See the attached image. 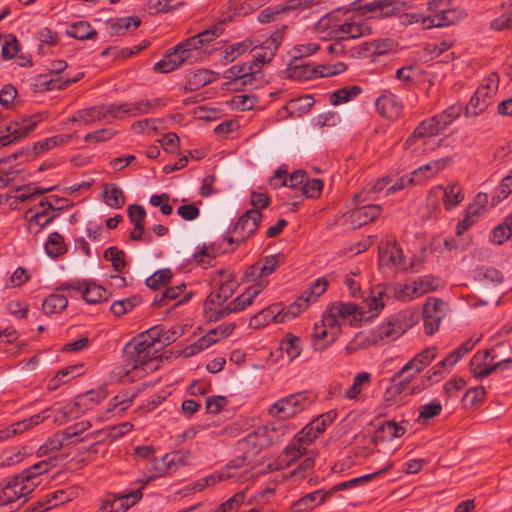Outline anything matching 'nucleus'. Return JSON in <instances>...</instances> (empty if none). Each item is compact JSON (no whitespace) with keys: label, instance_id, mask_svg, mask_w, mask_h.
I'll return each mask as SVG.
<instances>
[{"label":"nucleus","instance_id":"31","mask_svg":"<svg viewBox=\"0 0 512 512\" xmlns=\"http://www.w3.org/2000/svg\"><path fill=\"white\" fill-rule=\"evenodd\" d=\"M309 305V300L305 296H299L289 306L277 310L276 323H283L287 320H292L297 317L302 311L306 310Z\"/></svg>","mask_w":512,"mask_h":512},{"label":"nucleus","instance_id":"19","mask_svg":"<svg viewBox=\"0 0 512 512\" xmlns=\"http://www.w3.org/2000/svg\"><path fill=\"white\" fill-rule=\"evenodd\" d=\"M285 256L282 253L267 256L251 265L245 272L247 278H261L272 274L277 267L284 263Z\"/></svg>","mask_w":512,"mask_h":512},{"label":"nucleus","instance_id":"13","mask_svg":"<svg viewBox=\"0 0 512 512\" xmlns=\"http://www.w3.org/2000/svg\"><path fill=\"white\" fill-rule=\"evenodd\" d=\"M107 396L103 388L90 390L86 393L78 395L73 404L65 406L64 413L72 418H77L86 410L92 409Z\"/></svg>","mask_w":512,"mask_h":512},{"label":"nucleus","instance_id":"18","mask_svg":"<svg viewBox=\"0 0 512 512\" xmlns=\"http://www.w3.org/2000/svg\"><path fill=\"white\" fill-rule=\"evenodd\" d=\"M39 121V119H36V116H33L29 118H21L20 120L16 121L15 128H13L12 126H8L7 131L9 133L0 136V147L7 146L11 144L13 141L27 136L30 132H32L35 129Z\"/></svg>","mask_w":512,"mask_h":512},{"label":"nucleus","instance_id":"62","mask_svg":"<svg viewBox=\"0 0 512 512\" xmlns=\"http://www.w3.org/2000/svg\"><path fill=\"white\" fill-rule=\"evenodd\" d=\"M486 201V195L478 193L474 201L467 206L465 214L477 221L486 208Z\"/></svg>","mask_w":512,"mask_h":512},{"label":"nucleus","instance_id":"8","mask_svg":"<svg viewBox=\"0 0 512 512\" xmlns=\"http://www.w3.org/2000/svg\"><path fill=\"white\" fill-rule=\"evenodd\" d=\"M193 459L194 456L189 450L166 453L159 464L153 465L154 473L148 476L146 480L168 476L170 472L176 471L179 467L191 464Z\"/></svg>","mask_w":512,"mask_h":512},{"label":"nucleus","instance_id":"41","mask_svg":"<svg viewBox=\"0 0 512 512\" xmlns=\"http://www.w3.org/2000/svg\"><path fill=\"white\" fill-rule=\"evenodd\" d=\"M97 34V31L86 21L76 22L67 29V35L78 40L94 39Z\"/></svg>","mask_w":512,"mask_h":512},{"label":"nucleus","instance_id":"47","mask_svg":"<svg viewBox=\"0 0 512 512\" xmlns=\"http://www.w3.org/2000/svg\"><path fill=\"white\" fill-rule=\"evenodd\" d=\"M45 249L47 254L52 258L63 255L67 251L63 236L58 232L51 233L46 242Z\"/></svg>","mask_w":512,"mask_h":512},{"label":"nucleus","instance_id":"55","mask_svg":"<svg viewBox=\"0 0 512 512\" xmlns=\"http://www.w3.org/2000/svg\"><path fill=\"white\" fill-rule=\"evenodd\" d=\"M186 285L184 283L168 287L165 292H163L159 297L156 296L152 302V306L161 307L167 304L168 300H174L180 296L181 293L185 290Z\"/></svg>","mask_w":512,"mask_h":512},{"label":"nucleus","instance_id":"1","mask_svg":"<svg viewBox=\"0 0 512 512\" xmlns=\"http://www.w3.org/2000/svg\"><path fill=\"white\" fill-rule=\"evenodd\" d=\"M162 332V325L153 326L125 345L123 352L127 366H130L128 372L133 370L138 374H146L159 368V361L155 357L158 350L155 345H160Z\"/></svg>","mask_w":512,"mask_h":512},{"label":"nucleus","instance_id":"21","mask_svg":"<svg viewBox=\"0 0 512 512\" xmlns=\"http://www.w3.org/2000/svg\"><path fill=\"white\" fill-rule=\"evenodd\" d=\"M287 76L290 79L298 81H307L318 78V68L311 66L302 57H293L286 69Z\"/></svg>","mask_w":512,"mask_h":512},{"label":"nucleus","instance_id":"43","mask_svg":"<svg viewBox=\"0 0 512 512\" xmlns=\"http://www.w3.org/2000/svg\"><path fill=\"white\" fill-rule=\"evenodd\" d=\"M82 298L89 304H96L105 300V289L93 282L83 281V289L80 291Z\"/></svg>","mask_w":512,"mask_h":512},{"label":"nucleus","instance_id":"22","mask_svg":"<svg viewBox=\"0 0 512 512\" xmlns=\"http://www.w3.org/2000/svg\"><path fill=\"white\" fill-rule=\"evenodd\" d=\"M236 328L235 323H228L225 325H220L212 330H210L205 336L199 338L193 345H192V353L199 352L204 349H207L212 344L219 341L221 338H225L232 334L234 329Z\"/></svg>","mask_w":512,"mask_h":512},{"label":"nucleus","instance_id":"49","mask_svg":"<svg viewBox=\"0 0 512 512\" xmlns=\"http://www.w3.org/2000/svg\"><path fill=\"white\" fill-rule=\"evenodd\" d=\"M72 137V134H60L39 141L34 145L35 153L40 154L51 148L68 143L72 139Z\"/></svg>","mask_w":512,"mask_h":512},{"label":"nucleus","instance_id":"45","mask_svg":"<svg viewBox=\"0 0 512 512\" xmlns=\"http://www.w3.org/2000/svg\"><path fill=\"white\" fill-rule=\"evenodd\" d=\"M362 92V89L358 85L346 86L334 91L330 96V103L334 106L346 103Z\"/></svg>","mask_w":512,"mask_h":512},{"label":"nucleus","instance_id":"23","mask_svg":"<svg viewBox=\"0 0 512 512\" xmlns=\"http://www.w3.org/2000/svg\"><path fill=\"white\" fill-rule=\"evenodd\" d=\"M254 67L255 65L252 61L241 65H234L224 72V78L239 86L251 84L256 74Z\"/></svg>","mask_w":512,"mask_h":512},{"label":"nucleus","instance_id":"3","mask_svg":"<svg viewBox=\"0 0 512 512\" xmlns=\"http://www.w3.org/2000/svg\"><path fill=\"white\" fill-rule=\"evenodd\" d=\"M499 86V76L497 73H491L486 83L480 85L465 108L466 116H478L484 112L491 103L492 96L496 93Z\"/></svg>","mask_w":512,"mask_h":512},{"label":"nucleus","instance_id":"42","mask_svg":"<svg viewBox=\"0 0 512 512\" xmlns=\"http://www.w3.org/2000/svg\"><path fill=\"white\" fill-rule=\"evenodd\" d=\"M105 203L112 208H122L126 197L116 184H106L103 188Z\"/></svg>","mask_w":512,"mask_h":512},{"label":"nucleus","instance_id":"36","mask_svg":"<svg viewBox=\"0 0 512 512\" xmlns=\"http://www.w3.org/2000/svg\"><path fill=\"white\" fill-rule=\"evenodd\" d=\"M103 119H105L103 105H100L78 110L76 114L70 119V121L89 125L93 122L101 121Z\"/></svg>","mask_w":512,"mask_h":512},{"label":"nucleus","instance_id":"59","mask_svg":"<svg viewBox=\"0 0 512 512\" xmlns=\"http://www.w3.org/2000/svg\"><path fill=\"white\" fill-rule=\"evenodd\" d=\"M250 48L251 42L248 40L230 45L229 48L223 52L224 63L233 62L239 55L248 51Z\"/></svg>","mask_w":512,"mask_h":512},{"label":"nucleus","instance_id":"27","mask_svg":"<svg viewBox=\"0 0 512 512\" xmlns=\"http://www.w3.org/2000/svg\"><path fill=\"white\" fill-rule=\"evenodd\" d=\"M414 375H410L409 372H402V368L392 377L390 385L387 387L384 398L386 401L394 400L398 395L404 392L407 388Z\"/></svg>","mask_w":512,"mask_h":512},{"label":"nucleus","instance_id":"32","mask_svg":"<svg viewBox=\"0 0 512 512\" xmlns=\"http://www.w3.org/2000/svg\"><path fill=\"white\" fill-rule=\"evenodd\" d=\"M313 347L315 351L322 352L328 348L336 340V332L329 331L325 325L314 326V332L312 334Z\"/></svg>","mask_w":512,"mask_h":512},{"label":"nucleus","instance_id":"39","mask_svg":"<svg viewBox=\"0 0 512 512\" xmlns=\"http://www.w3.org/2000/svg\"><path fill=\"white\" fill-rule=\"evenodd\" d=\"M68 305L64 295L53 293L47 296L42 302L43 312L47 315L61 313Z\"/></svg>","mask_w":512,"mask_h":512},{"label":"nucleus","instance_id":"4","mask_svg":"<svg viewBox=\"0 0 512 512\" xmlns=\"http://www.w3.org/2000/svg\"><path fill=\"white\" fill-rule=\"evenodd\" d=\"M428 11L430 13L423 19L425 28L449 26L458 20V13L450 7V0H431Z\"/></svg>","mask_w":512,"mask_h":512},{"label":"nucleus","instance_id":"35","mask_svg":"<svg viewBox=\"0 0 512 512\" xmlns=\"http://www.w3.org/2000/svg\"><path fill=\"white\" fill-rule=\"evenodd\" d=\"M71 430L57 432L51 436L42 446L39 447L38 456H44L49 451H57L71 441Z\"/></svg>","mask_w":512,"mask_h":512},{"label":"nucleus","instance_id":"50","mask_svg":"<svg viewBox=\"0 0 512 512\" xmlns=\"http://www.w3.org/2000/svg\"><path fill=\"white\" fill-rule=\"evenodd\" d=\"M436 357V348L430 347L426 348L420 353H418L414 358H412L408 363H406L402 367V372H410L411 366L416 362H419V367L428 366Z\"/></svg>","mask_w":512,"mask_h":512},{"label":"nucleus","instance_id":"56","mask_svg":"<svg viewBox=\"0 0 512 512\" xmlns=\"http://www.w3.org/2000/svg\"><path fill=\"white\" fill-rule=\"evenodd\" d=\"M215 80L214 72L207 69L197 70L189 79L191 89H198Z\"/></svg>","mask_w":512,"mask_h":512},{"label":"nucleus","instance_id":"10","mask_svg":"<svg viewBox=\"0 0 512 512\" xmlns=\"http://www.w3.org/2000/svg\"><path fill=\"white\" fill-rule=\"evenodd\" d=\"M441 286V280L437 276L425 275L417 278L412 284L405 285L397 297L407 301L420 297L426 293L436 291Z\"/></svg>","mask_w":512,"mask_h":512},{"label":"nucleus","instance_id":"61","mask_svg":"<svg viewBox=\"0 0 512 512\" xmlns=\"http://www.w3.org/2000/svg\"><path fill=\"white\" fill-rule=\"evenodd\" d=\"M246 498V491L242 490L235 493L231 498L223 502L216 512H236Z\"/></svg>","mask_w":512,"mask_h":512},{"label":"nucleus","instance_id":"38","mask_svg":"<svg viewBox=\"0 0 512 512\" xmlns=\"http://www.w3.org/2000/svg\"><path fill=\"white\" fill-rule=\"evenodd\" d=\"M512 236V213L505 217L504 221L495 226L490 234V241L501 245Z\"/></svg>","mask_w":512,"mask_h":512},{"label":"nucleus","instance_id":"58","mask_svg":"<svg viewBox=\"0 0 512 512\" xmlns=\"http://www.w3.org/2000/svg\"><path fill=\"white\" fill-rule=\"evenodd\" d=\"M140 303V298L132 296L130 298L118 300L112 303L110 310L115 316H121L131 311L135 306Z\"/></svg>","mask_w":512,"mask_h":512},{"label":"nucleus","instance_id":"51","mask_svg":"<svg viewBox=\"0 0 512 512\" xmlns=\"http://www.w3.org/2000/svg\"><path fill=\"white\" fill-rule=\"evenodd\" d=\"M125 252L116 246L107 248L103 254L105 260L112 263V267L116 272H121L126 267Z\"/></svg>","mask_w":512,"mask_h":512},{"label":"nucleus","instance_id":"57","mask_svg":"<svg viewBox=\"0 0 512 512\" xmlns=\"http://www.w3.org/2000/svg\"><path fill=\"white\" fill-rule=\"evenodd\" d=\"M442 411V405L438 400L424 404L419 408L418 422L424 424L433 417L438 416Z\"/></svg>","mask_w":512,"mask_h":512},{"label":"nucleus","instance_id":"5","mask_svg":"<svg viewBox=\"0 0 512 512\" xmlns=\"http://www.w3.org/2000/svg\"><path fill=\"white\" fill-rule=\"evenodd\" d=\"M313 401V398L307 392H298L279 399L269 409L272 417L287 419L301 412L306 404Z\"/></svg>","mask_w":512,"mask_h":512},{"label":"nucleus","instance_id":"26","mask_svg":"<svg viewBox=\"0 0 512 512\" xmlns=\"http://www.w3.org/2000/svg\"><path fill=\"white\" fill-rule=\"evenodd\" d=\"M410 7L407 2L399 0H376L365 5L367 11L380 12L383 16L397 15Z\"/></svg>","mask_w":512,"mask_h":512},{"label":"nucleus","instance_id":"17","mask_svg":"<svg viewBox=\"0 0 512 512\" xmlns=\"http://www.w3.org/2000/svg\"><path fill=\"white\" fill-rule=\"evenodd\" d=\"M378 113L388 120H396L400 117L403 109L401 100L391 92H384L376 99Z\"/></svg>","mask_w":512,"mask_h":512},{"label":"nucleus","instance_id":"25","mask_svg":"<svg viewBox=\"0 0 512 512\" xmlns=\"http://www.w3.org/2000/svg\"><path fill=\"white\" fill-rule=\"evenodd\" d=\"M406 433V428L394 420L383 422L374 432L371 442L377 446L380 443L399 438Z\"/></svg>","mask_w":512,"mask_h":512},{"label":"nucleus","instance_id":"15","mask_svg":"<svg viewBox=\"0 0 512 512\" xmlns=\"http://www.w3.org/2000/svg\"><path fill=\"white\" fill-rule=\"evenodd\" d=\"M262 217V213L257 209L247 210L234 225L233 232L239 233L240 240L245 241L258 230Z\"/></svg>","mask_w":512,"mask_h":512},{"label":"nucleus","instance_id":"12","mask_svg":"<svg viewBox=\"0 0 512 512\" xmlns=\"http://www.w3.org/2000/svg\"><path fill=\"white\" fill-rule=\"evenodd\" d=\"M378 262L381 269L402 267L404 256L401 246L396 240L382 241L378 247Z\"/></svg>","mask_w":512,"mask_h":512},{"label":"nucleus","instance_id":"11","mask_svg":"<svg viewBox=\"0 0 512 512\" xmlns=\"http://www.w3.org/2000/svg\"><path fill=\"white\" fill-rule=\"evenodd\" d=\"M445 303L435 297H428L423 305V322L427 335H433L438 331L440 323L445 316Z\"/></svg>","mask_w":512,"mask_h":512},{"label":"nucleus","instance_id":"40","mask_svg":"<svg viewBox=\"0 0 512 512\" xmlns=\"http://www.w3.org/2000/svg\"><path fill=\"white\" fill-rule=\"evenodd\" d=\"M281 351L285 352L289 361L297 358L302 350L301 339L292 333H287L280 342Z\"/></svg>","mask_w":512,"mask_h":512},{"label":"nucleus","instance_id":"63","mask_svg":"<svg viewBox=\"0 0 512 512\" xmlns=\"http://www.w3.org/2000/svg\"><path fill=\"white\" fill-rule=\"evenodd\" d=\"M327 287L328 281L325 278H318L303 292L302 296H305L309 300V303L314 302L326 291Z\"/></svg>","mask_w":512,"mask_h":512},{"label":"nucleus","instance_id":"29","mask_svg":"<svg viewBox=\"0 0 512 512\" xmlns=\"http://www.w3.org/2000/svg\"><path fill=\"white\" fill-rule=\"evenodd\" d=\"M236 289V284L234 281L229 280L222 283L216 292H212L207 296L204 302V311L210 310V305H221L227 299H229Z\"/></svg>","mask_w":512,"mask_h":512},{"label":"nucleus","instance_id":"48","mask_svg":"<svg viewBox=\"0 0 512 512\" xmlns=\"http://www.w3.org/2000/svg\"><path fill=\"white\" fill-rule=\"evenodd\" d=\"M172 271L169 268L160 269L149 276L145 284L152 290H158L170 284Z\"/></svg>","mask_w":512,"mask_h":512},{"label":"nucleus","instance_id":"6","mask_svg":"<svg viewBox=\"0 0 512 512\" xmlns=\"http://www.w3.org/2000/svg\"><path fill=\"white\" fill-rule=\"evenodd\" d=\"M321 434L322 433H316L315 427L311 422L307 424L285 448L281 455V461L289 466L292 462L302 456L306 451V447Z\"/></svg>","mask_w":512,"mask_h":512},{"label":"nucleus","instance_id":"14","mask_svg":"<svg viewBox=\"0 0 512 512\" xmlns=\"http://www.w3.org/2000/svg\"><path fill=\"white\" fill-rule=\"evenodd\" d=\"M443 129L440 126L437 117L433 116L423 120L413 131V133L405 141V147L409 148L416 144L418 141H422L423 145H427L429 139L433 136L442 132Z\"/></svg>","mask_w":512,"mask_h":512},{"label":"nucleus","instance_id":"46","mask_svg":"<svg viewBox=\"0 0 512 512\" xmlns=\"http://www.w3.org/2000/svg\"><path fill=\"white\" fill-rule=\"evenodd\" d=\"M50 460H42L13 476L12 480H32L50 470Z\"/></svg>","mask_w":512,"mask_h":512},{"label":"nucleus","instance_id":"37","mask_svg":"<svg viewBox=\"0 0 512 512\" xmlns=\"http://www.w3.org/2000/svg\"><path fill=\"white\" fill-rule=\"evenodd\" d=\"M278 46L279 42L275 37L271 36L268 38L260 46V51L254 55V60L252 61L254 65L258 66L259 64L269 63L275 56Z\"/></svg>","mask_w":512,"mask_h":512},{"label":"nucleus","instance_id":"53","mask_svg":"<svg viewBox=\"0 0 512 512\" xmlns=\"http://www.w3.org/2000/svg\"><path fill=\"white\" fill-rule=\"evenodd\" d=\"M371 381V374L368 372L358 373L354 379L353 383L345 392V397L348 399H356L358 395L362 391V387L369 384Z\"/></svg>","mask_w":512,"mask_h":512},{"label":"nucleus","instance_id":"34","mask_svg":"<svg viewBox=\"0 0 512 512\" xmlns=\"http://www.w3.org/2000/svg\"><path fill=\"white\" fill-rule=\"evenodd\" d=\"M84 73H78L75 77H57L48 79V75L39 76V85L47 91L66 89L71 83L79 81Z\"/></svg>","mask_w":512,"mask_h":512},{"label":"nucleus","instance_id":"30","mask_svg":"<svg viewBox=\"0 0 512 512\" xmlns=\"http://www.w3.org/2000/svg\"><path fill=\"white\" fill-rule=\"evenodd\" d=\"M262 287L260 284L249 286L244 293L237 296L231 302L228 303V309L233 312H239L244 310L247 306L251 305L253 300L261 292Z\"/></svg>","mask_w":512,"mask_h":512},{"label":"nucleus","instance_id":"2","mask_svg":"<svg viewBox=\"0 0 512 512\" xmlns=\"http://www.w3.org/2000/svg\"><path fill=\"white\" fill-rule=\"evenodd\" d=\"M263 436L253 431L245 438L236 443L235 449L238 455L232 459L226 467L220 471L218 480H227L230 478L241 477L242 474L238 470L249 464L262 450Z\"/></svg>","mask_w":512,"mask_h":512},{"label":"nucleus","instance_id":"7","mask_svg":"<svg viewBox=\"0 0 512 512\" xmlns=\"http://www.w3.org/2000/svg\"><path fill=\"white\" fill-rule=\"evenodd\" d=\"M493 349H486L483 352L476 353L470 361V371L473 376L477 379H483L489 376L490 374L496 372L497 370H505L509 368L512 363L511 358H507L495 363H489L494 359V355H492Z\"/></svg>","mask_w":512,"mask_h":512},{"label":"nucleus","instance_id":"28","mask_svg":"<svg viewBox=\"0 0 512 512\" xmlns=\"http://www.w3.org/2000/svg\"><path fill=\"white\" fill-rule=\"evenodd\" d=\"M358 483L359 482H340L327 491L315 490L310 492L303 496V499L306 500L307 504H315L316 507L324 503L326 499H328L335 492L350 489L355 487Z\"/></svg>","mask_w":512,"mask_h":512},{"label":"nucleus","instance_id":"9","mask_svg":"<svg viewBox=\"0 0 512 512\" xmlns=\"http://www.w3.org/2000/svg\"><path fill=\"white\" fill-rule=\"evenodd\" d=\"M410 327V325L406 321V316L403 314H396L388 318V320L379 325L373 333L374 342H384L389 343L391 341L396 340L402 334L406 332V330Z\"/></svg>","mask_w":512,"mask_h":512},{"label":"nucleus","instance_id":"64","mask_svg":"<svg viewBox=\"0 0 512 512\" xmlns=\"http://www.w3.org/2000/svg\"><path fill=\"white\" fill-rule=\"evenodd\" d=\"M141 24V20L137 16L122 17L117 19L113 24V30L117 35H123L130 29L131 26L138 28Z\"/></svg>","mask_w":512,"mask_h":512},{"label":"nucleus","instance_id":"20","mask_svg":"<svg viewBox=\"0 0 512 512\" xmlns=\"http://www.w3.org/2000/svg\"><path fill=\"white\" fill-rule=\"evenodd\" d=\"M334 33L339 36L340 40H348L370 35L372 30L359 17H352L339 25Z\"/></svg>","mask_w":512,"mask_h":512},{"label":"nucleus","instance_id":"16","mask_svg":"<svg viewBox=\"0 0 512 512\" xmlns=\"http://www.w3.org/2000/svg\"><path fill=\"white\" fill-rule=\"evenodd\" d=\"M34 482H7L0 491V505H8L20 499L26 501L27 496L33 491Z\"/></svg>","mask_w":512,"mask_h":512},{"label":"nucleus","instance_id":"33","mask_svg":"<svg viewBox=\"0 0 512 512\" xmlns=\"http://www.w3.org/2000/svg\"><path fill=\"white\" fill-rule=\"evenodd\" d=\"M315 100L311 95H303L298 98L291 99L283 108L292 117H300L310 111Z\"/></svg>","mask_w":512,"mask_h":512},{"label":"nucleus","instance_id":"54","mask_svg":"<svg viewBox=\"0 0 512 512\" xmlns=\"http://www.w3.org/2000/svg\"><path fill=\"white\" fill-rule=\"evenodd\" d=\"M382 211V207L380 205H365L357 209L355 215L357 219L360 221V225L365 224L370 221L376 220Z\"/></svg>","mask_w":512,"mask_h":512},{"label":"nucleus","instance_id":"24","mask_svg":"<svg viewBox=\"0 0 512 512\" xmlns=\"http://www.w3.org/2000/svg\"><path fill=\"white\" fill-rule=\"evenodd\" d=\"M78 495V485H72L66 489L54 491L46 496L45 501L38 502V507H34L33 511H37L39 508H43V510H48L53 506H58L65 502L71 501L78 497Z\"/></svg>","mask_w":512,"mask_h":512},{"label":"nucleus","instance_id":"52","mask_svg":"<svg viewBox=\"0 0 512 512\" xmlns=\"http://www.w3.org/2000/svg\"><path fill=\"white\" fill-rule=\"evenodd\" d=\"M278 308L279 305L276 304L258 312L250 319V326L254 328L265 326L269 323L270 320L276 323Z\"/></svg>","mask_w":512,"mask_h":512},{"label":"nucleus","instance_id":"44","mask_svg":"<svg viewBox=\"0 0 512 512\" xmlns=\"http://www.w3.org/2000/svg\"><path fill=\"white\" fill-rule=\"evenodd\" d=\"M464 200L462 188L457 183H452L444 189L443 204L446 210H452Z\"/></svg>","mask_w":512,"mask_h":512},{"label":"nucleus","instance_id":"60","mask_svg":"<svg viewBox=\"0 0 512 512\" xmlns=\"http://www.w3.org/2000/svg\"><path fill=\"white\" fill-rule=\"evenodd\" d=\"M462 108L459 105H452L444 110L442 113L435 115L437 120L445 130L453 121H455L461 114Z\"/></svg>","mask_w":512,"mask_h":512}]
</instances>
